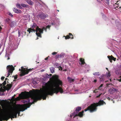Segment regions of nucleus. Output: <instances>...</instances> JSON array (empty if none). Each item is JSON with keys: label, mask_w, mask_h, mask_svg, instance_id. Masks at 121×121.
<instances>
[{"label": "nucleus", "mask_w": 121, "mask_h": 121, "mask_svg": "<svg viewBox=\"0 0 121 121\" xmlns=\"http://www.w3.org/2000/svg\"><path fill=\"white\" fill-rule=\"evenodd\" d=\"M55 82L53 84L52 87L49 88L46 91H44L41 94H37L36 96H34L35 93H39L38 90L36 89L35 91L33 89L32 91L30 90V92H22L20 95L21 97L23 98L28 99V103L20 105L19 109H14L13 110L15 112H18L19 115L20 112L23 111L29 108L34 102H36L38 100H40L42 98L43 100L46 99L47 96L48 95H52L54 93L57 94L59 92L61 93H63L64 91L62 87L60 86L63 85L62 82L59 80L56 76H55Z\"/></svg>", "instance_id": "nucleus-1"}, {"label": "nucleus", "mask_w": 121, "mask_h": 121, "mask_svg": "<svg viewBox=\"0 0 121 121\" xmlns=\"http://www.w3.org/2000/svg\"><path fill=\"white\" fill-rule=\"evenodd\" d=\"M106 104L105 103L103 100H100L98 103H94L91 104L86 108L84 109L85 111H89L90 112H92L96 111L99 106L103 105Z\"/></svg>", "instance_id": "nucleus-2"}, {"label": "nucleus", "mask_w": 121, "mask_h": 121, "mask_svg": "<svg viewBox=\"0 0 121 121\" xmlns=\"http://www.w3.org/2000/svg\"><path fill=\"white\" fill-rule=\"evenodd\" d=\"M5 114L6 117L4 120H5L6 121H7L10 118L12 120L13 118H14V117L16 118L18 112H15L13 109V110L9 111Z\"/></svg>", "instance_id": "nucleus-3"}, {"label": "nucleus", "mask_w": 121, "mask_h": 121, "mask_svg": "<svg viewBox=\"0 0 121 121\" xmlns=\"http://www.w3.org/2000/svg\"><path fill=\"white\" fill-rule=\"evenodd\" d=\"M46 30V27H43L42 29L39 28L38 26H37L36 28V34L37 37L41 38L42 37L41 34L43 33V30Z\"/></svg>", "instance_id": "nucleus-4"}, {"label": "nucleus", "mask_w": 121, "mask_h": 121, "mask_svg": "<svg viewBox=\"0 0 121 121\" xmlns=\"http://www.w3.org/2000/svg\"><path fill=\"white\" fill-rule=\"evenodd\" d=\"M6 68L8 72V75L7 77H8L10 73L11 75L13 71L14 70V68L12 65H9L7 66Z\"/></svg>", "instance_id": "nucleus-5"}, {"label": "nucleus", "mask_w": 121, "mask_h": 121, "mask_svg": "<svg viewBox=\"0 0 121 121\" xmlns=\"http://www.w3.org/2000/svg\"><path fill=\"white\" fill-rule=\"evenodd\" d=\"M7 23L9 24V26L12 27L15 26L16 25V22L15 21H12V20L9 18H8L6 20Z\"/></svg>", "instance_id": "nucleus-6"}, {"label": "nucleus", "mask_w": 121, "mask_h": 121, "mask_svg": "<svg viewBox=\"0 0 121 121\" xmlns=\"http://www.w3.org/2000/svg\"><path fill=\"white\" fill-rule=\"evenodd\" d=\"M3 110L0 108V121H6L5 120V117H6L5 114H2Z\"/></svg>", "instance_id": "nucleus-7"}, {"label": "nucleus", "mask_w": 121, "mask_h": 121, "mask_svg": "<svg viewBox=\"0 0 121 121\" xmlns=\"http://www.w3.org/2000/svg\"><path fill=\"white\" fill-rule=\"evenodd\" d=\"M32 70V69H27H27L26 70V69H25V73H24V71L23 70H22V74H20V76H23L26 74H27L30 71H31Z\"/></svg>", "instance_id": "nucleus-8"}, {"label": "nucleus", "mask_w": 121, "mask_h": 121, "mask_svg": "<svg viewBox=\"0 0 121 121\" xmlns=\"http://www.w3.org/2000/svg\"><path fill=\"white\" fill-rule=\"evenodd\" d=\"M46 15L44 13H42L41 14H39L37 16V17L39 19H45L46 17Z\"/></svg>", "instance_id": "nucleus-9"}, {"label": "nucleus", "mask_w": 121, "mask_h": 121, "mask_svg": "<svg viewBox=\"0 0 121 121\" xmlns=\"http://www.w3.org/2000/svg\"><path fill=\"white\" fill-rule=\"evenodd\" d=\"M7 86H4V88L7 91H8L12 87V85L11 84H8Z\"/></svg>", "instance_id": "nucleus-10"}, {"label": "nucleus", "mask_w": 121, "mask_h": 121, "mask_svg": "<svg viewBox=\"0 0 121 121\" xmlns=\"http://www.w3.org/2000/svg\"><path fill=\"white\" fill-rule=\"evenodd\" d=\"M107 57L108 58L110 62L111 63H112V60H113L114 61H115L116 60V58H114L112 55H111V56H108Z\"/></svg>", "instance_id": "nucleus-11"}, {"label": "nucleus", "mask_w": 121, "mask_h": 121, "mask_svg": "<svg viewBox=\"0 0 121 121\" xmlns=\"http://www.w3.org/2000/svg\"><path fill=\"white\" fill-rule=\"evenodd\" d=\"M117 90L113 88H111L108 90V91L109 93L111 94H113L117 91Z\"/></svg>", "instance_id": "nucleus-12"}, {"label": "nucleus", "mask_w": 121, "mask_h": 121, "mask_svg": "<svg viewBox=\"0 0 121 121\" xmlns=\"http://www.w3.org/2000/svg\"><path fill=\"white\" fill-rule=\"evenodd\" d=\"M106 78V76L105 75L102 74L99 77L100 80L101 82L103 81Z\"/></svg>", "instance_id": "nucleus-13"}, {"label": "nucleus", "mask_w": 121, "mask_h": 121, "mask_svg": "<svg viewBox=\"0 0 121 121\" xmlns=\"http://www.w3.org/2000/svg\"><path fill=\"white\" fill-rule=\"evenodd\" d=\"M79 61L81 62V63H79L80 64L82 65H83L85 64V63L84 61V59L82 58H80L79 59Z\"/></svg>", "instance_id": "nucleus-14"}, {"label": "nucleus", "mask_w": 121, "mask_h": 121, "mask_svg": "<svg viewBox=\"0 0 121 121\" xmlns=\"http://www.w3.org/2000/svg\"><path fill=\"white\" fill-rule=\"evenodd\" d=\"M13 11L15 13H21L22 11L20 10H19L14 8L13 9Z\"/></svg>", "instance_id": "nucleus-15"}, {"label": "nucleus", "mask_w": 121, "mask_h": 121, "mask_svg": "<svg viewBox=\"0 0 121 121\" xmlns=\"http://www.w3.org/2000/svg\"><path fill=\"white\" fill-rule=\"evenodd\" d=\"M83 112L84 111H82L81 112H79L78 114L76 115V116H78L80 117H83Z\"/></svg>", "instance_id": "nucleus-16"}, {"label": "nucleus", "mask_w": 121, "mask_h": 121, "mask_svg": "<svg viewBox=\"0 0 121 121\" xmlns=\"http://www.w3.org/2000/svg\"><path fill=\"white\" fill-rule=\"evenodd\" d=\"M27 31L29 32V33L30 34L31 32H35L36 31V30H35L34 28H32V29L31 28H28L27 30Z\"/></svg>", "instance_id": "nucleus-17"}, {"label": "nucleus", "mask_w": 121, "mask_h": 121, "mask_svg": "<svg viewBox=\"0 0 121 121\" xmlns=\"http://www.w3.org/2000/svg\"><path fill=\"white\" fill-rule=\"evenodd\" d=\"M67 79L68 82H73L74 80V79H72V78L69 77H67Z\"/></svg>", "instance_id": "nucleus-18"}, {"label": "nucleus", "mask_w": 121, "mask_h": 121, "mask_svg": "<svg viewBox=\"0 0 121 121\" xmlns=\"http://www.w3.org/2000/svg\"><path fill=\"white\" fill-rule=\"evenodd\" d=\"M25 0L27 3L30 5H32L33 4V2L30 0Z\"/></svg>", "instance_id": "nucleus-19"}, {"label": "nucleus", "mask_w": 121, "mask_h": 121, "mask_svg": "<svg viewBox=\"0 0 121 121\" xmlns=\"http://www.w3.org/2000/svg\"><path fill=\"white\" fill-rule=\"evenodd\" d=\"M120 3V2L119 1H117V6H116V7H115V9H116V8H118V7H119V8H118V9L121 8V6H120V4H119V3Z\"/></svg>", "instance_id": "nucleus-20"}, {"label": "nucleus", "mask_w": 121, "mask_h": 121, "mask_svg": "<svg viewBox=\"0 0 121 121\" xmlns=\"http://www.w3.org/2000/svg\"><path fill=\"white\" fill-rule=\"evenodd\" d=\"M81 109V107H76V112H78L80 111Z\"/></svg>", "instance_id": "nucleus-21"}, {"label": "nucleus", "mask_w": 121, "mask_h": 121, "mask_svg": "<svg viewBox=\"0 0 121 121\" xmlns=\"http://www.w3.org/2000/svg\"><path fill=\"white\" fill-rule=\"evenodd\" d=\"M50 69L52 73H53L54 72V68L53 67H52L50 68Z\"/></svg>", "instance_id": "nucleus-22"}, {"label": "nucleus", "mask_w": 121, "mask_h": 121, "mask_svg": "<svg viewBox=\"0 0 121 121\" xmlns=\"http://www.w3.org/2000/svg\"><path fill=\"white\" fill-rule=\"evenodd\" d=\"M6 84V81H5L2 84L0 83V86H4L3 88H4V86H5V85Z\"/></svg>", "instance_id": "nucleus-23"}, {"label": "nucleus", "mask_w": 121, "mask_h": 121, "mask_svg": "<svg viewBox=\"0 0 121 121\" xmlns=\"http://www.w3.org/2000/svg\"><path fill=\"white\" fill-rule=\"evenodd\" d=\"M69 35L70 38H71L72 39H73V35H72V34L70 33H69Z\"/></svg>", "instance_id": "nucleus-24"}, {"label": "nucleus", "mask_w": 121, "mask_h": 121, "mask_svg": "<svg viewBox=\"0 0 121 121\" xmlns=\"http://www.w3.org/2000/svg\"><path fill=\"white\" fill-rule=\"evenodd\" d=\"M44 78H50L49 74H46L44 76Z\"/></svg>", "instance_id": "nucleus-25"}, {"label": "nucleus", "mask_w": 121, "mask_h": 121, "mask_svg": "<svg viewBox=\"0 0 121 121\" xmlns=\"http://www.w3.org/2000/svg\"><path fill=\"white\" fill-rule=\"evenodd\" d=\"M93 74L95 75H99L100 74H99V72H95L93 73Z\"/></svg>", "instance_id": "nucleus-26"}, {"label": "nucleus", "mask_w": 121, "mask_h": 121, "mask_svg": "<svg viewBox=\"0 0 121 121\" xmlns=\"http://www.w3.org/2000/svg\"><path fill=\"white\" fill-rule=\"evenodd\" d=\"M36 26L37 27V26L36 24L35 23H34L33 26H32V28H35Z\"/></svg>", "instance_id": "nucleus-27"}, {"label": "nucleus", "mask_w": 121, "mask_h": 121, "mask_svg": "<svg viewBox=\"0 0 121 121\" xmlns=\"http://www.w3.org/2000/svg\"><path fill=\"white\" fill-rule=\"evenodd\" d=\"M106 75L107 77L108 78L110 76V73L109 72L107 73Z\"/></svg>", "instance_id": "nucleus-28"}, {"label": "nucleus", "mask_w": 121, "mask_h": 121, "mask_svg": "<svg viewBox=\"0 0 121 121\" xmlns=\"http://www.w3.org/2000/svg\"><path fill=\"white\" fill-rule=\"evenodd\" d=\"M21 5L23 7H27L28 5L26 4H21Z\"/></svg>", "instance_id": "nucleus-29"}, {"label": "nucleus", "mask_w": 121, "mask_h": 121, "mask_svg": "<svg viewBox=\"0 0 121 121\" xmlns=\"http://www.w3.org/2000/svg\"><path fill=\"white\" fill-rule=\"evenodd\" d=\"M65 39H69L70 38L69 35H67L66 36H65Z\"/></svg>", "instance_id": "nucleus-30"}, {"label": "nucleus", "mask_w": 121, "mask_h": 121, "mask_svg": "<svg viewBox=\"0 0 121 121\" xmlns=\"http://www.w3.org/2000/svg\"><path fill=\"white\" fill-rule=\"evenodd\" d=\"M26 69V68H25V69H19V71H21V74H22V70H23L24 71V73H25V70Z\"/></svg>", "instance_id": "nucleus-31"}, {"label": "nucleus", "mask_w": 121, "mask_h": 121, "mask_svg": "<svg viewBox=\"0 0 121 121\" xmlns=\"http://www.w3.org/2000/svg\"><path fill=\"white\" fill-rule=\"evenodd\" d=\"M117 80H118L119 82H121V76H120L118 78H117Z\"/></svg>", "instance_id": "nucleus-32"}, {"label": "nucleus", "mask_w": 121, "mask_h": 121, "mask_svg": "<svg viewBox=\"0 0 121 121\" xmlns=\"http://www.w3.org/2000/svg\"><path fill=\"white\" fill-rule=\"evenodd\" d=\"M16 6L17 8H20L21 7V6L19 4H17L16 5Z\"/></svg>", "instance_id": "nucleus-33"}, {"label": "nucleus", "mask_w": 121, "mask_h": 121, "mask_svg": "<svg viewBox=\"0 0 121 121\" xmlns=\"http://www.w3.org/2000/svg\"><path fill=\"white\" fill-rule=\"evenodd\" d=\"M14 77V79H17V75H16L15 76H12V77Z\"/></svg>", "instance_id": "nucleus-34"}, {"label": "nucleus", "mask_w": 121, "mask_h": 121, "mask_svg": "<svg viewBox=\"0 0 121 121\" xmlns=\"http://www.w3.org/2000/svg\"><path fill=\"white\" fill-rule=\"evenodd\" d=\"M106 85L107 86L110 85L112 86L113 85L111 83H107L106 84Z\"/></svg>", "instance_id": "nucleus-35"}, {"label": "nucleus", "mask_w": 121, "mask_h": 121, "mask_svg": "<svg viewBox=\"0 0 121 121\" xmlns=\"http://www.w3.org/2000/svg\"><path fill=\"white\" fill-rule=\"evenodd\" d=\"M56 59L60 58V56H59V55L58 54L56 55Z\"/></svg>", "instance_id": "nucleus-36"}, {"label": "nucleus", "mask_w": 121, "mask_h": 121, "mask_svg": "<svg viewBox=\"0 0 121 121\" xmlns=\"http://www.w3.org/2000/svg\"><path fill=\"white\" fill-rule=\"evenodd\" d=\"M57 54V52H53L52 53V54L53 55H54L56 54Z\"/></svg>", "instance_id": "nucleus-37"}, {"label": "nucleus", "mask_w": 121, "mask_h": 121, "mask_svg": "<svg viewBox=\"0 0 121 121\" xmlns=\"http://www.w3.org/2000/svg\"><path fill=\"white\" fill-rule=\"evenodd\" d=\"M15 99L17 101L19 100V98L18 97H17Z\"/></svg>", "instance_id": "nucleus-38"}, {"label": "nucleus", "mask_w": 121, "mask_h": 121, "mask_svg": "<svg viewBox=\"0 0 121 121\" xmlns=\"http://www.w3.org/2000/svg\"><path fill=\"white\" fill-rule=\"evenodd\" d=\"M4 89L2 88H0V91H4Z\"/></svg>", "instance_id": "nucleus-39"}, {"label": "nucleus", "mask_w": 121, "mask_h": 121, "mask_svg": "<svg viewBox=\"0 0 121 121\" xmlns=\"http://www.w3.org/2000/svg\"><path fill=\"white\" fill-rule=\"evenodd\" d=\"M51 27V26L49 25H48L46 27V28H47H47H49Z\"/></svg>", "instance_id": "nucleus-40"}, {"label": "nucleus", "mask_w": 121, "mask_h": 121, "mask_svg": "<svg viewBox=\"0 0 121 121\" xmlns=\"http://www.w3.org/2000/svg\"><path fill=\"white\" fill-rule=\"evenodd\" d=\"M63 55V54L61 53L60 55H59V56L60 58Z\"/></svg>", "instance_id": "nucleus-41"}, {"label": "nucleus", "mask_w": 121, "mask_h": 121, "mask_svg": "<svg viewBox=\"0 0 121 121\" xmlns=\"http://www.w3.org/2000/svg\"><path fill=\"white\" fill-rule=\"evenodd\" d=\"M97 89H95V90L93 92V93H96L97 92L96 91H97Z\"/></svg>", "instance_id": "nucleus-42"}, {"label": "nucleus", "mask_w": 121, "mask_h": 121, "mask_svg": "<svg viewBox=\"0 0 121 121\" xmlns=\"http://www.w3.org/2000/svg\"><path fill=\"white\" fill-rule=\"evenodd\" d=\"M103 84H101L100 85V86L99 87V88H101V87H102L103 86Z\"/></svg>", "instance_id": "nucleus-43"}, {"label": "nucleus", "mask_w": 121, "mask_h": 121, "mask_svg": "<svg viewBox=\"0 0 121 121\" xmlns=\"http://www.w3.org/2000/svg\"><path fill=\"white\" fill-rule=\"evenodd\" d=\"M9 15L11 17H13V15H12L11 13H9Z\"/></svg>", "instance_id": "nucleus-44"}, {"label": "nucleus", "mask_w": 121, "mask_h": 121, "mask_svg": "<svg viewBox=\"0 0 121 121\" xmlns=\"http://www.w3.org/2000/svg\"><path fill=\"white\" fill-rule=\"evenodd\" d=\"M5 78L4 77H2L1 78V80H4Z\"/></svg>", "instance_id": "nucleus-45"}, {"label": "nucleus", "mask_w": 121, "mask_h": 121, "mask_svg": "<svg viewBox=\"0 0 121 121\" xmlns=\"http://www.w3.org/2000/svg\"><path fill=\"white\" fill-rule=\"evenodd\" d=\"M49 57V56H48L46 58H45L44 59L45 60H48V58Z\"/></svg>", "instance_id": "nucleus-46"}, {"label": "nucleus", "mask_w": 121, "mask_h": 121, "mask_svg": "<svg viewBox=\"0 0 121 121\" xmlns=\"http://www.w3.org/2000/svg\"><path fill=\"white\" fill-rule=\"evenodd\" d=\"M107 1V4H109V0H106Z\"/></svg>", "instance_id": "nucleus-47"}, {"label": "nucleus", "mask_w": 121, "mask_h": 121, "mask_svg": "<svg viewBox=\"0 0 121 121\" xmlns=\"http://www.w3.org/2000/svg\"><path fill=\"white\" fill-rule=\"evenodd\" d=\"M18 35L19 37L20 35V33L19 31H18Z\"/></svg>", "instance_id": "nucleus-48"}, {"label": "nucleus", "mask_w": 121, "mask_h": 121, "mask_svg": "<svg viewBox=\"0 0 121 121\" xmlns=\"http://www.w3.org/2000/svg\"><path fill=\"white\" fill-rule=\"evenodd\" d=\"M49 75V77L50 78V77L52 75V74H50Z\"/></svg>", "instance_id": "nucleus-49"}, {"label": "nucleus", "mask_w": 121, "mask_h": 121, "mask_svg": "<svg viewBox=\"0 0 121 121\" xmlns=\"http://www.w3.org/2000/svg\"><path fill=\"white\" fill-rule=\"evenodd\" d=\"M2 29V28L0 26V31H1Z\"/></svg>", "instance_id": "nucleus-50"}, {"label": "nucleus", "mask_w": 121, "mask_h": 121, "mask_svg": "<svg viewBox=\"0 0 121 121\" xmlns=\"http://www.w3.org/2000/svg\"><path fill=\"white\" fill-rule=\"evenodd\" d=\"M21 69H24L25 68H24L23 67H21Z\"/></svg>", "instance_id": "nucleus-51"}, {"label": "nucleus", "mask_w": 121, "mask_h": 121, "mask_svg": "<svg viewBox=\"0 0 121 121\" xmlns=\"http://www.w3.org/2000/svg\"><path fill=\"white\" fill-rule=\"evenodd\" d=\"M94 81V82H96L97 81V80H95Z\"/></svg>", "instance_id": "nucleus-52"}, {"label": "nucleus", "mask_w": 121, "mask_h": 121, "mask_svg": "<svg viewBox=\"0 0 121 121\" xmlns=\"http://www.w3.org/2000/svg\"><path fill=\"white\" fill-rule=\"evenodd\" d=\"M114 5H115L116 7V6H117V4L116 3H115V4Z\"/></svg>", "instance_id": "nucleus-53"}, {"label": "nucleus", "mask_w": 121, "mask_h": 121, "mask_svg": "<svg viewBox=\"0 0 121 121\" xmlns=\"http://www.w3.org/2000/svg\"><path fill=\"white\" fill-rule=\"evenodd\" d=\"M46 85L48 86L49 85V84L47 83H46Z\"/></svg>", "instance_id": "nucleus-54"}, {"label": "nucleus", "mask_w": 121, "mask_h": 121, "mask_svg": "<svg viewBox=\"0 0 121 121\" xmlns=\"http://www.w3.org/2000/svg\"><path fill=\"white\" fill-rule=\"evenodd\" d=\"M7 79H8V78H5V81L7 80Z\"/></svg>", "instance_id": "nucleus-55"}, {"label": "nucleus", "mask_w": 121, "mask_h": 121, "mask_svg": "<svg viewBox=\"0 0 121 121\" xmlns=\"http://www.w3.org/2000/svg\"><path fill=\"white\" fill-rule=\"evenodd\" d=\"M10 59V58L9 57H8L7 59V60H9Z\"/></svg>", "instance_id": "nucleus-56"}, {"label": "nucleus", "mask_w": 121, "mask_h": 121, "mask_svg": "<svg viewBox=\"0 0 121 121\" xmlns=\"http://www.w3.org/2000/svg\"><path fill=\"white\" fill-rule=\"evenodd\" d=\"M38 37L37 38V39H38L39 38H38Z\"/></svg>", "instance_id": "nucleus-57"}, {"label": "nucleus", "mask_w": 121, "mask_h": 121, "mask_svg": "<svg viewBox=\"0 0 121 121\" xmlns=\"http://www.w3.org/2000/svg\"><path fill=\"white\" fill-rule=\"evenodd\" d=\"M106 69L107 70H108V68H106Z\"/></svg>", "instance_id": "nucleus-58"}, {"label": "nucleus", "mask_w": 121, "mask_h": 121, "mask_svg": "<svg viewBox=\"0 0 121 121\" xmlns=\"http://www.w3.org/2000/svg\"><path fill=\"white\" fill-rule=\"evenodd\" d=\"M108 81H105V82H106H106Z\"/></svg>", "instance_id": "nucleus-59"}, {"label": "nucleus", "mask_w": 121, "mask_h": 121, "mask_svg": "<svg viewBox=\"0 0 121 121\" xmlns=\"http://www.w3.org/2000/svg\"><path fill=\"white\" fill-rule=\"evenodd\" d=\"M120 57L121 58V55H120Z\"/></svg>", "instance_id": "nucleus-60"}, {"label": "nucleus", "mask_w": 121, "mask_h": 121, "mask_svg": "<svg viewBox=\"0 0 121 121\" xmlns=\"http://www.w3.org/2000/svg\"><path fill=\"white\" fill-rule=\"evenodd\" d=\"M2 101L0 100V103Z\"/></svg>", "instance_id": "nucleus-61"}, {"label": "nucleus", "mask_w": 121, "mask_h": 121, "mask_svg": "<svg viewBox=\"0 0 121 121\" xmlns=\"http://www.w3.org/2000/svg\"><path fill=\"white\" fill-rule=\"evenodd\" d=\"M99 95L98 96H97V97H99Z\"/></svg>", "instance_id": "nucleus-62"}, {"label": "nucleus", "mask_w": 121, "mask_h": 121, "mask_svg": "<svg viewBox=\"0 0 121 121\" xmlns=\"http://www.w3.org/2000/svg\"><path fill=\"white\" fill-rule=\"evenodd\" d=\"M110 81H111V79H110Z\"/></svg>", "instance_id": "nucleus-63"}, {"label": "nucleus", "mask_w": 121, "mask_h": 121, "mask_svg": "<svg viewBox=\"0 0 121 121\" xmlns=\"http://www.w3.org/2000/svg\"><path fill=\"white\" fill-rule=\"evenodd\" d=\"M57 11L58 12L59 11V10H57Z\"/></svg>", "instance_id": "nucleus-64"}]
</instances>
